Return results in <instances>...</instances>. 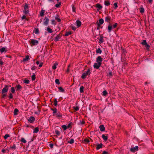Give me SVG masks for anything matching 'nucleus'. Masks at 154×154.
<instances>
[{
  "label": "nucleus",
  "mask_w": 154,
  "mask_h": 154,
  "mask_svg": "<svg viewBox=\"0 0 154 154\" xmlns=\"http://www.w3.org/2000/svg\"><path fill=\"white\" fill-rule=\"evenodd\" d=\"M18 110L17 109H15L14 110V115H17L18 114Z\"/></svg>",
  "instance_id": "obj_29"
},
{
  "label": "nucleus",
  "mask_w": 154,
  "mask_h": 154,
  "mask_svg": "<svg viewBox=\"0 0 154 154\" xmlns=\"http://www.w3.org/2000/svg\"><path fill=\"white\" fill-rule=\"evenodd\" d=\"M55 133L56 134H57V135L58 136H59L60 134V131L57 130H55Z\"/></svg>",
  "instance_id": "obj_54"
},
{
  "label": "nucleus",
  "mask_w": 154,
  "mask_h": 154,
  "mask_svg": "<svg viewBox=\"0 0 154 154\" xmlns=\"http://www.w3.org/2000/svg\"><path fill=\"white\" fill-rule=\"evenodd\" d=\"M71 34V32L70 31L66 32L65 33V35L66 36H68L69 35H70Z\"/></svg>",
  "instance_id": "obj_41"
},
{
  "label": "nucleus",
  "mask_w": 154,
  "mask_h": 154,
  "mask_svg": "<svg viewBox=\"0 0 154 154\" xmlns=\"http://www.w3.org/2000/svg\"><path fill=\"white\" fill-rule=\"evenodd\" d=\"M91 70V69L89 68L88 69L87 71L86 72L83 73L82 74L81 78L83 79H85L87 76L88 75H89L91 74L90 71Z\"/></svg>",
  "instance_id": "obj_2"
},
{
  "label": "nucleus",
  "mask_w": 154,
  "mask_h": 154,
  "mask_svg": "<svg viewBox=\"0 0 154 154\" xmlns=\"http://www.w3.org/2000/svg\"><path fill=\"white\" fill-rule=\"evenodd\" d=\"M7 51V50L6 48L3 47L1 49L0 48V51L1 53L3 52L6 53Z\"/></svg>",
  "instance_id": "obj_11"
},
{
  "label": "nucleus",
  "mask_w": 154,
  "mask_h": 154,
  "mask_svg": "<svg viewBox=\"0 0 154 154\" xmlns=\"http://www.w3.org/2000/svg\"><path fill=\"white\" fill-rule=\"evenodd\" d=\"M55 116L57 117H61L62 116V115L60 112H58L56 114Z\"/></svg>",
  "instance_id": "obj_28"
},
{
  "label": "nucleus",
  "mask_w": 154,
  "mask_h": 154,
  "mask_svg": "<svg viewBox=\"0 0 154 154\" xmlns=\"http://www.w3.org/2000/svg\"><path fill=\"white\" fill-rule=\"evenodd\" d=\"M104 23V20L102 18L100 19L99 20L98 23V26H100V25L103 24Z\"/></svg>",
  "instance_id": "obj_13"
},
{
  "label": "nucleus",
  "mask_w": 154,
  "mask_h": 154,
  "mask_svg": "<svg viewBox=\"0 0 154 154\" xmlns=\"http://www.w3.org/2000/svg\"><path fill=\"white\" fill-rule=\"evenodd\" d=\"M25 126L27 128L30 127V128H34V127L33 126H32V125H28L26 124L25 125Z\"/></svg>",
  "instance_id": "obj_46"
},
{
  "label": "nucleus",
  "mask_w": 154,
  "mask_h": 154,
  "mask_svg": "<svg viewBox=\"0 0 154 154\" xmlns=\"http://www.w3.org/2000/svg\"><path fill=\"white\" fill-rule=\"evenodd\" d=\"M70 65H68V69L66 71V72L68 73L69 72V71H70V70L69 69V68L70 67Z\"/></svg>",
  "instance_id": "obj_61"
},
{
  "label": "nucleus",
  "mask_w": 154,
  "mask_h": 154,
  "mask_svg": "<svg viewBox=\"0 0 154 154\" xmlns=\"http://www.w3.org/2000/svg\"><path fill=\"white\" fill-rule=\"evenodd\" d=\"M111 20L110 17L107 16L105 17V21L106 22H107L108 23H110Z\"/></svg>",
  "instance_id": "obj_14"
},
{
  "label": "nucleus",
  "mask_w": 154,
  "mask_h": 154,
  "mask_svg": "<svg viewBox=\"0 0 154 154\" xmlns=\"http://www.w3.org/2000/svg\"><path fill=\"white\" fill-rule=\"evenodd\" d=\"M39 131V128L38 127H36L35 128L33 131V133H37Z\"/></svg>",
  "instance_id": "obj_26"
},
{
  "label": "nucleus",
  "mask_w": 154,
  "mask_h": 154,
  "mask_svg": "<svg viewBox=\"0 0 154 154\" xmlns=\"http://www.w3.org/2000/svg\"><path fill=\"white\" fill-rule=\"evenodd\" d=\"M118 23H116L114 24H113V26H112L113 28H116L118 26Z\"/></svg>",
  "instance_id": "obj_49"
},
{
  "label": "nucleus",
  "mask_w": 154,
  "mask_h": 154,
  "mask_svg": "<svg viewBox=\"0 0 154 154\" xmlns=\"http://www.w3.org/2000/svg\"><path fill=\"white\" fill-rule=\"evenodd\" d=\"M10 147L12 149L14 150L16 148V146L15 145V144H14L13 146H11Z\"/></svg>",
  "instance_id": "obj_45"
},
{
  "label": "nucleus",
  "mask_w": 154,
  "mask_h": 154,
  "mask_svg": "<svg viewBox=\"0 0 154 154\" xmlns=\"http://www.w3.org/2000/svg\"><path fill=\"white\" fill-rule=\"evenodd\" d=\"M58 65V63H55L54 64L53 66H52V69H55L57 68V65Z\"/></svg>",
  "instance_id": "obj_36"
},
{
  "label": "nucleus",
  "mask_w": 154,
  "mask_h": 154,
  "mask_svg": "<svg viewBox=\"0 0 154 154\" xmlns=\"http://www.w3.org/2000/svg\"><path fill=\"white\" fill-rule=\"evenodd\" d=\"M147 44V43L146 40H143L141 43V44L143 45H145Z\"/></svg>",
  "instance_id": "obj_48"
},
{
  "label": "nucleus",
  "mask_w": 154,
  "mask_h": 154,
  "mask_svg": "<svg viewBox=\"0 0 154 154\" xmlns=\"http://www.w3.org/2000/svg\"><path fill=\"white\" fill-rule=\"evenodd\" d=\"M55 19L57 20L58 22H60L61 21V20L58 15L56 16Z\"/></svg>",
  "instance_id": "obj_27"
},
{
  "label": "nucleus",
  "mask_w": 154,
  "mask_h": 154,
  "mask_svg": "<svg viewBox=\"0 0 154 154\" xmlns=\"http://www.w3.org/2000/svg\"><path fill=\"white\" fill-rule=\"evenodd\" d=\"M140 12L141 13H143L144 12V8L143 7H141L140 9Z\"/></svg>",
  "instance_id": "obj_37"
},
{
  "label": "nucleus",
  "mask_w": 154,
  "mask_h": 154,
  "mask_svg": "<svg viewBox=\"0 0 154 154\" xmlns=\"http://www.w3.org/2000/svg\"><path fill=\"white\" fill-rule=\"evenodd\" d=\"M62 128L65 131L66 130V129L67 128V126L65 125H63L62 126H61Z\"/></svg>",
  "instance_id": "obj_40"
},
{
  "label": "nucleus",
  "mask_w": 154,
  "mask_h": 154,
  "mask_svg": "<svg viewBox=\"0 0 154 154\" xmlns=\"http://www.w3.org/2000/svg\"><path fill=\"white\" fill-rule=\"evenodd\" d=\"M38 43V41L35 39H31L30 43L32 46L37 45Z\"/></svg>",
  "instance_id": "obj_3"
},
{
  "label": "nucleus",
  "mask_w": 154,
  "mask_h": 154,
  "mask_svg": "<svg viewBox=\"0 0 154 154\" xmlns=\"http://www.w3.org/2000/svg\"><path fill=\"white\" fill-rule=\"evenodd\" d=\"M61 36L60 34H58L55 38L54 40L55 42H57L59 40V39L61 38Z\"/></svg>",
  "instance_id": "obj_12"
},
{
  "label": "nucleus",
  "mask_w": 154,
  "mask_h": 154,
  "mask_svg": "<svg viewBox=\"0 0 154 154\" xmlns=\"http://www.w3.org/2000/svg\"><path fill=\"white\" fill-rule=\"evenodd\" d=\"M35 74H33L32 76V81L35 80Z\"/></svg>",
  "instance_id": "obj_53"
},
{
  "label": "nucleus",
  "mask_w": 154,
  "mask_h": 154,
  "mask_svg": "<svg viewBox=\"0 0 154 154\" xmlns=\"http://www.w3.org/2000/svg\"><path fill=\"white\" fill-rule=\"evenodd\" d=\"M104 4L106 6H109L110 4V2L109 1H104Z\"/></svg>",
  "instance_id": "obj_22"
},
{
  "label": "nucleus",
  "mask_w": 154,
  "mask_h": 154,
  "mask_svg": "<svg viewBox=\"0 0 154 154\" xmlns=\"http://www.w3.org/2000/svg\"><path fill=\"white\" fill-rule=\"evenodd\" d=\"M29 5L26 3H25L24 6V10L23 11V13L25 14H27L29 13Z\"/></svg>",
  "instance_id": "obj_1"
},
{
  "label": "nucleus",
  "mask_w": 154,
  "mask_h": 154,
  "mask_svg": "<svg viewBox=\"0 0 154 154\" xmlns=\"http://www.w3.org/2000/svg\"><path fill=\"white\" fill-rule=\"evenodd\" d=\"M29 60V57L28 55H27L26 56L25 58L23 59V61L25 62L26 61H28Z\"/></svg>",
  "instance_id": "obj_21"
},
{
  "label": "nucleus",
  "mask_w": 154,
  "mask_h": 154,
  "mask_svg": "<svg viewBox=\"0 0 154 154\" xmlns=\"http://www.w3.org/2000/svg\"><path fill=\"white\" fill-rule=\"evenodd\" d=\"M112 25H110H110H109L108 26V32H111V31L112 30Z\"/></svg>",
  "instance_id": "obj_17"
},
{
  "label": "nucleus",
  "mask_w": 154,
  "mask_h": 154,
  "mask_svg": "<svg viewBox=\"0 0 154 154\" xmlns=\"http://www.w3.org/2000/svg\"><path fill=\"white\" fill-rule=\"evenodd\" d=\"M107 94L106 91L105 90L103 92V96H106Z\"/></svg>",
  "instance_id": "obj_51"
},
{
  "label": "nucleus",
  "mask_w": 154,
  "mask_h": 154,
  "mask_svg": "<svg viewBox=\"0 0 154 154\" xmlns=\"http://www.w3.org/2000/svg\"><path fill=\"white\" fill-rule=\"evenodd\" d=\"M11 91L13 94L15 93V90L14 87H12L11 88Z\"/></svg>",
  "instance_id": "obj_47"
},
{
  "label": "nucleus",
  "mask_w": 154,
  "mask_h": 154,
  "mask_svg": "<svg viewBox=\"0 0 154 154\" xmlns=\"http://www.w3.org/2000/svg\"><path fill=\"white\" fill-rule=\"evenodd\" d=\"M22 87L20 85H17L15 88L16 91H19L21 88H22Z\"/></svg>",
  "instance_id": "obj_16"
},
{
  "label": "nucleus",
  "mask_w": 154,
  "mask_h": 154,
  "mask_svg": "<svg viewBox=\"0 0 154 154\" xmlns=\"http://www.w3.org/2000/svg\"><path fill=\"white\" fill-rule=\"evenodd\" d=\"M71 29H72L74 31H75L76 30V28L75 27V26H73V25H71Z\"/></svg>",
  "instance_id": "obj_42"
},
{
  "label": "nucleus",
  "mask_w": 154,
  "mask_h": 154,
  "mask_svg": "<svg viewBox=\"0 0 154 154\" xmlns=\"http://www.w3.org/2000/svg\"><path fill=\"white\" fill-rule=\"evenodd\" d=\"M51 24L53 25H55L56 23V22L54 20H51Z\"/></svg>",
  "instance_id": "obj_52"
},
{
  "label": "nucleus",
  "mask_w": 154,
  "mask_h": 154,
  "mask_svg": "<svg viewBox=\"0 0 154 154\" xmlns=\"http://www.w3.org/2000/svg\"><path fill=\"white\" fill-rule=\"evenodd\" d=\"M146 47L147 49L149 50V48L150 47V46L148 44H147L146 45Z\"/></svg>",
  "instance_id": "obj_63"
},
{
  "label": "nucleus",
  "mask_w": 154,
  "mask_h": 154,
  "mask_svg": "<svg viewBox=\"0 0 154 154\" xmlns=\"http://www.w3.org/2000/svg\"><path fill=\"white\" fill-rule=\"evenodd\" d=\"M73 108L75 110V112L79 110V107L78 106H76V107L75 106H73Z\"/></svg>",
  "instance_id": "obj_34"
},
{
  "label": "nucleus",
  "mask_w": 154,
  "mask_h": 154,
  "mask_svg": "<svg viewBox=\"0 0 154 154\" xmlns=\"http://www.w3.org/2000/svg\"><path fill=\"white\" fill-rule=\"evenodd\" d=\"M54 105L55 106H56L57 104V99H56V98L54 99Z\"/></svg>",
  "instance_id": "obj_39"
},
{
  "label": "nucleus",
  "mask_w": 154,
  "mask_h": 154,
  "mask_svg": "<svg viewBox=\"0 0 154 154\" xmlns=\"http://www.w3.org/2000/svg\"><path fill=\"white\" fill-rule=\"evenodd\" d=\"M45 12V11L42 9L40 13V16L41 17H43L44 16V13Z\"/></svg>",
  "instance_id": "obj_20"
},
{
  "label": "nucleus",
  "mask_w": 154,
  "mask_h": 154,
  "mask_svg": "<svg viewBox=\"0 0 154 154\" xmlns=\"http://www.w3.org/2000/svg\"><path fill=\"white\" fill-rule=\"evenodd\" d=\"M102 137L103 140L105 141H106L108 139L107 136L105 135L104 134L102 135Z\"/></svg>",
  "instance_id": "obj_23"
},
{
  "label": "nucleus",
  "mask_w": 154,
  "mask_h": 154,
  "mask_svg": "<svg viewBox=\"0 0 154 154\" xmlns=\"http://www.w3.org/2000/svg\"><path fill=\"white\" fill-rule=\"evenodd\" d=\"M96 61L97 63H101V62L102 61V59L100 56H98L97 58Z\"/></svg>",
  "instance_id": "obj_10"
},
{
  "label": "nucleus",
  "mask_w": 154,
  "mask_h": 154,
  "mask_svg": "<svg viewBox=\"0 0 154 154\" xmlns=\"http://www.w3.org/2000/svg\"><path fill=\"white\" fill-rule=\"evenodd\" d=\"M34 32L35 34H38L39 33V31L38 28H35L34 30Z\"/></svg>",
  "instance_id": "obj_30"
},
{
  "label": "nucleus",
  "mask_w": 154,
  "mask_h": 154,
  "mask_svg": "<svg viewBox=\"0 0 154 154\" xmlns=\"http://www.w3.org/2000/svg\"><path fill=\"white\" fill-rule=\"evenodd\" d=\"M35 120V118L33 116H31L28 119V121L30 123H32Z\"/></svg>",
  "instance_id": "obj_9"
},
{
  "label": "nucleus",
  "mask_w": 154,
  "mask_h": 154,
  "mask_svg": "<svg viewBox=\"0 0 154 154\" xmlns=\"http://www.w3.org/2000/svg\"><path fill=\"white\" fill-rule=\"evenodd\" d=\"M76 23L77 26L78 27H79L81 26V22L80 20H77L76 21Z\"/></svg>",
  "instance_id": "obj_19"
},
{
  "label": "nucleus",
  "mask_w": 154,
  "mask_h": 154,
  "mask_svg": "<svg viewBox=\"0 0 154 154\" xmlns=\"http://www.w3.org/2000/svg\"><path fill=\"white\" fill-rule=\"evenodd\" d=\"M96 7L97 8V10L99 11L102 8V6L99 3H97L96 5Z\"/></svg>",
  "instance_id": "obj_8"
},
{
  "label": "nucleus",
  "mask_w": 154,
  "mask_h": 154,
  "mask_svg": "<svg viewBox=\"0 0 154 154\" xmlns=\"http://www.w3.org/2000/svg\"><path fill=\"white\" fill-rule=\"evenodd\" d=\"M85 121L84 120H82V121H80V124L81 125H84L85 124Z\"/></svg>",
  "instance_id": "obj_60"
},
{
  "label": "nucleus",
  "mask_w": 154,
  "mask_h": 154,
  "mask_svg": "<svg viewBox=\"0 0 154 154\" xmlns=\"http://www.w3.org/2000/svg\"><path fill=\"white\" fill-rule=\"evenodd\" d=\"M23 82H24V83L26 84H28L29 83V81L28 79H24L23 80Z\"/></svg>",
  "instance_id": "obj_33"
},
{
  "label": "nucleus",
  "mask_w": 154,
  "mask_h": 154,
  "mask_svg": "<svg viewBox=\"0 0 154 154\" xmlns=\"http://www.w3.org/2000/svg\"><path fill=\"white\" fill-rule=\"evenodd\" d=\"M49 19L47 17H45L44 20V24L45 25H47L48 24Z\"/></svg>",
  "instance_id": "obj_4"
},
{
  "label": "nucleus",
  "mask_w": 154,
  "mask_h": 154,
  "mask_svg": "<svg viewBox=\"0 0 154 154\" xmlns=\"http://www.w3.org/2000/svg\"><path fill=\"white\" fill-rule=\"evenodd\" d=\"M99 128L100 131H104L105 130V128L103 125H101L100 126Z\"/></svg>",
  "instance_id": "obj_15"
},
{
  "label": "nucleus",
  "mask_w": 154,
  "mask_h": 154,
  "mask_svg": "<svg viewBox=\"0 0 154 154\" xmlns=\"http://www.w3.org/2000/svg\"><path fill=\"white\" fill-rule=\"evenodd\" d=\"M13 95L11 93L9 94V98L10 99H12L13 98Z\"/></svg>",
  "instance_id": "obj_64"
},
{
  "label": "nucleus",
  "mask_w": 154,
  "mask_h": 154,
  "mask_svg": "<svg viewBox=\"0 0 154 154\" xmlns=\"http://www.w3.org/2000/svg\"><path fill=\"white\" fill-rule=\"evenodd\" d=\"M49 146L51 148H52L53 147L54 144L53 143H50L49 144Z\"/></svg>",
  "instance_id": "obj_62"
},
{
  "label": "nucleus",
  "mask_w": 154,
  "mask_h": 154,
  "mask_svg": "<svg viewBox=\"0 0 154 154\" xmlns=\"http://www.w3.org/2000/svg\"><path fill=\"white\" fill-rule=\"evenodd\" d=\"M84 88L83 86H82L80 88V93H83L84 92Z\"/></svg>",
  "instance_id": "obj_38"
},
{
  "label": "nucleus",
  "mask_w": 154,
  "mask_h": 154,
  "mask_svg": "<svg viewBox=\"0 0 154 154\" xmlns=\"http://www.w3.org/2000/svg\"><path fill=\"white\" fill-rule=\"evenodd\" d=\"M74 140L73 139H71L70 141H68V143L70 144H72L74 143Z\"/></svg>",
  "instance_id": "obj_43"
},
{
  "label": "nucleus",
  "mask_w": 154,
  "mask_h": 154,
  "mask_svg": "<svg viewBox=\"0 0 154 154\" xmlns=\"http://www.w3.org/2000/svg\"><path fill=\"white\" fill-rule=\"evenodd\" d=\"M47 30L48 32L50 33H52L53 32V31L50 27H47Z\"/></svg>",
  "instance_id": "obj_25"
},
{
  "label": "nucleus",
  "mask_w": 154,
  "mask_h": 154,
  "mask_svg": "<svg viewBox=\"0 0 154 154\" xmlns=\"http://www.w3.org/2000/svg\"><path fill=\"white\" fill-rule=\"evenodd\" d=\"M84 141L86 142V143H88L89 142V140L88 139H84Z\"/></svg>",
  "instance_id": "obj_59"
},
{
  "label": "nucleus",
  "mask_w": 154,
  "mask_h": 154,
  "mask_svg": "<svg viewBox=\"0 0 154 154\" xmlns=\"http://www.w3.org/2000/svg\"><path fill=\"white\" fill-rule=\"evenodd\" d=\"M138 150V147L137 146H135V147L131 148L130 151L132 152H135Z\"/></svg>",
  "instance_id": "obj_5"
},
{
  "label": "nucleus",
  "mask_w": 154,
  "mask_h": 154,
  "mask_svg": "<svg viewBox=\"0 0 154 154\" xmlns=\"http://www.w3.org/2000/svg\"><path fill=\"white\" fill-rule=\"evenodd\" d=\"M72 11L73 12H75V8L74 7V5H72Z\"/></svg>",
  "instance_id": "obj_58"
},
{
  "label": "nucleus",
  "mask_w": 154,
  "mask_h": 154,
  "mask_svg": "<svg viewBox=\"0 0 154 154\" xmlns=\"http://www.w3.org/2000/svg\"><path fill=\"white\" fill-rule=\"evenodd\" d=\"M102 52V51L100 48H98L96 51V52L97 54L99 53L100 54Z\"/></svg>",
  "instance_id": "obj_31"
},
{
  "label": "nucleus",
  "mask_w": 154,
  "mask_h": 154,
  "mask_svg": "<svg viewBox=\"0 0 154 154\" xmlns=\"http://www.w3.org/2000/svg\"><path fill=\"white\" fill-rule=\"evenodd\" d=\"M10 135L8 134H6L4 136V138L5 139H7L8 137H9Z\"/></svg>",
  "instance_id": "obj_55"
},
{
  "label": "nucleus",
  "mask_w": 154,
  "mask_h": 154,
  "mask_svg": "<svg viewBox=\"0 0 154 154\" xmlns=\"http://www.w3.org/2000/svg\"><path fill=\"white\" fill-rule=\"evenodd\" d=\"M101 63H95L94 65V67L97 69H98L100 66Z\"/></svg>",
  "instance_id": "obj_6"
},
{
  "label": "nucleus",
  "mask_w": 154,
  "mask_h": 154,
  "mask_svg": "<svg viewBox=\"0 0 154 154\" xmlns=\"http://www.w3.org/2000/svg\"><path fill=\"white\" fill-rule=\"evenodd\" d=\"M103 144L102 143H101L100 144H98L97 145L96 149L97 150H98L101 148L102 147V146Z\"/></svg>",
  "instance_id": "obj_18"
},
{
  "label": "nucleus",
  "mask_w": 154,
  "mask_h": 154,
  "mask_svg": "<svg viewBox=\"0 0 154 154\" xmlns=\"http://www.w3.org/2000/svg\"><path fill=\"white\" fill-rule=\"evenodd\" d=\"M8 90V86L5 85V87H4L2 90V93L4 94V93L7 92Z\"/></svg>",
  "instance_id": "obj_7"
},
{
  "label": "nucleus",
  "mask_w": 154,
  "mask_h": 154,
  "mask_svg": "<svg viewBox=\"0 0 154 154\" xmlns=\"http://www.w3.org/2000/svg\"><path fill=\"white\" fill-rule=\"evenodd\" d=\"M20 141L22 143H25L26 142V141L25 140V139L23 137H22L20 139Z\"/></svg>",
  "instance_id": "obj_35"
},
{
  "label": "nucleus",
  "mask_w": 154,
  "mask_h": 154,
  "mask_svg": "<svg viewBox=\"0 0 154 154\" xmlns=\"http://www.w3.org/2000/svg\"><path fill=\"white\" fill-rule=\"evenodd\" d=\"M99 41L100 43H103V37H100V38L99 39Z\"/></svg>",
  "instance_id": "obj_50"
},
{
  "label": "nucleus",
  "mask_w": 154,
  "mask_h": 154,
  "mask_svg": "<svg viewBox=\"0 0 154 154\" xmlns=\"http://www.w3.org/2000/svg\"><path fill=\"white\" fill-rule=\"evenodd\" d=\"M21 19L22 20H23L24 19H26L27 20H28V19H27L26 18V16L25 15H23V16L21 17Z\"/></svg>",
  "instance_id": "obj_44"
},
{
  "label": "nucleus",
  "mask_w": 154,
  "mask_h": 154,
  "mask_svg": "<svg viewBox=\"0 0 154 154\" xmlns=\"http://www.w3.org/2000/svg\"><path fill=\"white\" fill-rule=\"evenodd\" d=\"M58 88L60 92H64L65 91L64 90L62 87H58Z\"/></svg>",
  "instance_id": "obj_32"
},
{
  "label": "nucleus",
  "mask_w": 154,
  "mask_h": 154,
  "mask_svg": "<svg viewBox=\"0 0 154 154\" xmlns=\"http://www.w3.org/2000/svg\"><path fill=\"white\" fill-rule=\"evenodd\" d=\"M51 110L53 111V115H54V114L57 113V109L56 108H54V109L51 108Z\"/></svg>",
  "instance_id": "obj_24"
},
{
  "label": "nucleus",
  "mask_w": 154,
  "mask_h": 154,
  "mask_svg": "<svg viewBox=\"0 0 154 154\" xmlns=\"http://www.w3.org/2000/svg\"><path fill=\"white\" fill-rule=\"evenodd\" d=\"M114 8L115 9H116V8H117L118 7V6L117 5V3H115L114 4Z\"/></svg>",
  "instance_id": "obj_57"
},
{
  "label": "nucleus",
  "mask_w": 154,
  "mask_h": 154,
  "mask_svg": "<svg viewBox=\"0 0 154 154\" xmlns=\"http://www.w3.org/2000/svg\"><path fill=\"white\" fill-rule=\"evenodd\" d=\"M55 82L57 84L59 85L60 84L59 80V79H55Z\"/></svg>",
  "instance_id": "obj_56"
}]
</instances>
